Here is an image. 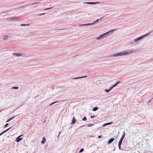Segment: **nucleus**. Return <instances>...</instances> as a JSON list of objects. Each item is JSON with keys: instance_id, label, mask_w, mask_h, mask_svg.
Segmentation results:
<instances>
[{"instance_id": "nucleus-1", "label": "nucleus", "mask_w": 153, "mask_h": 153, "mask_svg": "<svg viewBox=\"0 0 153 153\" xmlns=\"http://www.w3.org/2000/svg\"><path fill=\"white\" fill-rule=\"evenodd\" d=\"M134 52V50L133 49H130L128 51H125L115 53L114 54L108 56V57H117L121 56H124L127 54H131Z\"/></svg>"}, {"instance_id": "nucleus-2", "label": "nucleus", "mask_w": 153, "mask_h": 153, "mask_svg": "<svg viewBox=\"0 0 153 153\" xmlns=\"http://www.w3.org/2000/svg\"><path fill=\"white\" fill-rule=\"evenodd\" d=\"M116 29L111 30L109 31H108L106 33H105L100 35L97 39L98 40H100L103 39L105 37H106L108 36V33H109L110 32H113Z\"/></svg>"}, {"instance_id": "nucleus-3", "label": "nucleus", "mask_w": 153, "mask_h": 153, "mask_svg": "<svg viewBox=\"0 0 153 153\" xmlns=\"http://www.w3.org/2000/svg\"><path fill=\"white\" fill-rule=\"evenodd\" d=\"M149 34V33L146 34L144 35H143L139 37H138L136 39H134L135 42H137L139 41L140 40L142 39L144 37L148 36Z\"/></svg>"}, {"instance_id": "nucleus-4", "label": "nucleus", "mask_w": 153, "mask_h": 153, "mask_svg": "<svg viewBox=\"0 0 153 153\" xmlns=\"http://www.w3.org/2000/svg\"><path fill=\"white\" fill-rule=\"evenodd\" d=\"M12 54L15 56H22L23 55L22 53H13Z\"/></svg>"}, {"instance_id": "nucleus-5", "label": "nucleus", "mask_w": 153, "mask_h": 153, "mask_svg": "<svg viewBox=\"0 0 153 153\" xmlns=\"http://www.w3.org/2000/svg\"><path fill=\"white\" fill-rule=\"evenodd\" d=\"M100 3L99 2H84V3L85 4H99Z\"/></svg>"}, {"instance_id": "nucleus-6", "label": "nucleus", "mask_w": 153, "mask_h": 153, "mask_svg": "<svg viewBox=\"0 0 153 153\" xmlns=\"http://www.w3.org/2000/svg\"><path fill=\"white\" fill-rule=\"evenodd\" d=\"M22 135H20L18 137H17L16 138V141L17 142H19L22 139V138H20V137H21Z\"/></svg>"}, {"instance_id": "nucleus-7", "label": "nucleus", "mask_w": 153, "mask_h": 153, "mask_svg": "<svg viewBox=\"0 0 153 153\" xmlns=\"http://www.w3.org/2000/svg\"><path fill=\"white\" fill-rule=\"evenodd\" d=\"M18 18V17H13L10 18H7V19L8 21H13L14 19H17Z\"/></svg>"}, {"instance_id": "nucleus-8", "label": "nucleus", "mask_w": 153, "mask_h": 153, "mask_svg": "<svg viewBox=\"0 0 153 153\" xmlns=\"http://www.w3.org/2000/svg\"><path fill=\"white\" fill-rule=\"evenodd\" d=\"M114 140V138H111L108 142V144H110Z\"/></svg>"}, {"instance_id": "nucleus-9", "label": "nucleus", "mask_w": 153, "mask_h": 153, "mask_svg": "<svg viewBox=\"0 0 153 153\" xmlns=\"http://www.w3.org/2000/svg\"><path fill=\"white\" fill-rule=\"evenodd\" d=\"M76 121V120L75 119L74 117L73 118L72 122L71 123V125H72L74 124L75 123Z\"/></svg>"}, {"instance_id": "nucleus-10", "label": "nucleus", "mask_w": 153, "mask_h": 153, "mask_svg": "<svg viewBox=\"0 0 153 153\" xmlns=\"http://www.w3.org/2000/svg\"><path fill=\"white\" fill-rule=\"evenodd\" d=\"M104 17H101V18H100V19H98L96 20L94 22H93L92 23H91V25H94V24L95 23L97 22H98V21L99 20H100L102 18H103Z\"/></svg>"}, {"instance_id": "nucleus-11", "label": "nucleus", "mask_w": 153, "mask_h": 153, "mask_svg": "<svg viewBox=\"0 0 153 153\" xmlns=\"http://www.w3.org/2000/svg\"><path fill=\"white\" fill-rule=\"evenodd\" d=\"M46 141V139L44 137H43L42 138V140L41 141V143L42 144H44L45 143Z\"/></svg>"}, {"instance_id": "nucleus-12", "label": "nucleus", "mask_w": 153, "mask_h": 153, "mask_svg": "<svg viewBox=\"0 0 153 153\" xmlns=\"http://www.w3.org/2000/svg\"><path fill=\"white\" fill-rule=\"evenodd\" d=\"M38 2H35L33 3H31L29 4H27L26 5L27 6H30V5H36V4L38 3Z\"/></svg>"}, {"instance_id": "nucleus-13", "label": "nucleus", "mask_w": 153, "mask_h": 153, "mask_svg": "<svg viewBox=\"0 0 153 153\" xmlns=\"http://www.w3.org/2000/svg\"><path fill=\"white\" fill-rule=\"evenodd\" d=\"M16 116H15L14 117H12L11 118H10L9 119H8L7 121H6V122H9L11 120H12L14 118L16 117Z\"/></svg>"}, {"instance_id": "nucleus-14", "label": "nucleus", "mask_w": 153, "mask_h": 153, "mask_svg": "<svg viewBox=\"0 0 153 153\" xmlns=\"http://www.w3.org/2000/svg\"><path fill=\"white\" fill-rule=\"evenodd\" d=\"M125 132L124 131V133H123V134L122 137H121L120 139L122 140H123L124 137H125Z\"/></svg>"}, {"instance_id": "nucleus-15", "label": "nucleus", "mask_w": 153, "mask_h": 153, "mask_svg": "<svg viewBox=\"0 0 153 153\" xmlns=\"http://www.w3.org/2000/svg\"><path fill=\"white\" fill-rule=\"evenodd\" d=\"M8 36H4V38H3V40H6L7 39H8Z\"/></svg>"}, {"instance_id": "nucleus-16", "label": "nucleus", "mask_w": 153, "mask_h": 153, "mask_svg": "<svg viewBox=\"0 0 153 153\" xmlns=\"http://www.w3.org/2000/svg\"><path fill=\"white\" fill-rule=\"evenodd\" d=\"M135 42V40H132V41H131L130 42H129V45H131L132 44H133Z\"/></svg>"}, {"instance_id": "nucleus-17", "label": "nucleus", "mask_w": 153, "mask_h": 153, "mask_svg": "<svg viewBox=\"0 0 153 153\" xmlns=\"http://www.w3.org/2000/svg\"><path fill=\"white\" fill-rule=\"evenodd\" d=\"M112 123V122H109V123H105L103 125V126H104L106 125H110V124H111Z\"/></svg>"}, {"instance_id": "nucleus-18", "label": "nucleus", "mask_w": 153, "mask_h": 153, "mask_svg": "<svg viewBox=\"0 0 153 153\" xmlns=\"http://www.w3.org/2000/svg\"><path fill=\"white\" fill-rule=\"evenodd\" d=\"M98 109V107H96L94 108H93L92 110L93 111H96Z\"/></svg>"}, {"instance_id": "nucleus-19", "label": "nucleus", "mask_w": 153, "mask_h": 153, "mask_svg": "<svg viewBox=\"0 0 153 153\" xmlns=\"http://www.w3.org/2000/svg\"><path fill=\"white\" fill-rule=\"evenodd\" d=\"M59 102V101H56L55 102H53L51 103V104H49V106H51V105H52L53 104H54L55 103L57 102Z\"/></svg>"}, {"instance_id": "nucleus-20", "label": "nucleus", "mask_w": 153, "mask_h": 153, "mask_svg": "<svg viewBox=\"0 0 153 153\" xmlns=\"http://www.w3.org/2000/svg\"><path fill=\"white\" fill-rule=\"evenodd\" d=\"M81 25L87 26V25H91V23H88V24L82 25Z\"/></svg>"}, {"instance_id": "nucleus-21", "label": "nucleus", "mask_w": 153, "mask_h": 153, "mask_svg": "<svg viewBox=\"0 0 153 153\" xmlns=\"http://www.w3.org/2000/svg\"><path fill=\"white\" fill-rule=\"evenodd\" d=\"M29 24H21L20 25L21 26H29Z\"/></svg>"}, {"instance_id": "nucleus-22", "label": "nucleus", "mask_w": 153, "mask_h": 153, "mask_svg": "<svg viewBox=\"0 0 153 153\" xmlns=\"http://www.w3.org/2000/svg\"><path fill=\"white\" fill-rule=\"evenodd\" d=\"M123 140H122L121 139H120L119 142L118 144H120L121 145V144L122 143Z\"/></svg>"}, {"instance_id": "nucleus-23", "label": "nucleus", "mask_w": 153, "mask_h": 153, "mask_svg": "<svg viewBox=\"0 0 153 153\" xmlns=\"http://www.w3.org/2000/svg\"><path fill=\"white\" fill-rule=\"evenodd\" d=\"M87 77V76H81V77H77V79H81V78H82L86 77Z\"/></svg>"}, {"instance_id": "nucleus-24", "label": "nucleus", "mask_w": 153, "mask_h": 153, "mask_svg": "<svg viewBox=\"0 0 153 153\" xmlns=\"http://www.w3.org/2000/svg\"><path fill=\"white\" fill-rule=\"evenodd\" d=\"M94 125V124H89L87 125V126H88V127H91V126H93Z\"/></svg>"}, {"instance_id": "nucleus-25", "label": "nucleus", "mask_w": 153, "mask_h": 153, "mask_svg": "<svg viewBox=\"0 0 153 153\" xmlns=\"http://www.w3.org/2000/svg\"><path fill=\"white\" fill-rule=\"evenodd\" d=\"M104 91H105V92H107V93H108V92L109 91H110V90H109V89H105L104 90Z\"/></svg>"}, {"instance_id": "nucleus-26", "label": "nucleus", "mask_w": 153, "mask_h": 153, "mask_svg": "<svg viewBox=\"0 0 153 153\" xmlns=\"http://www.w3.org/2000/svg\"><path fill=\"white\" fill-rule=\"evenodd\" d=\"M45 14H46V13H42L40 14H36V15L40 16H42V15H45Z\"/></svg>"}, {"instance_id": "nucleus-27", "label": "nucleus", "mask_w": 153, "mask_h": 153, "mask_svg": "<svg viewBox=\"0 0 153 153\" xmlns=\"http://www.w3.org/2000/svg\"><path fill=\"white\" fill-rule=\"evenodd\" d=\"M18 87H12V89H17L18 88Z\"/></svg>"}, {"instance_id": "nucleus-28", "label": "nucleus", "mask_w": 153, "mask_h": 153, "mask_svg": "<svg viewBox=\"0 0 153 153\" xmlns=\"http://www.w3.org/2000/svg\"><path fill=\"white\" fill-rule=\"evenodd\" d=\"M87 120V118L86 117H85L82 118V120L83 121H86Z\"/></svg>"}, {"instance_id": "nucleus-29", "label": "nucleus", "mask_w": 153, "mask_h": 153, "mask_svg": "<svg viewBox=\"0 0 153 153\" xmlns=\"http://www.w3.org/2000/svg\"><path fill=\"white\" fill-rule=\"evenodd\" d=\"M84 149L83 148H82L79 151V153H81L82 152L84 151Z\"/></svg>"}, {"instance_id": "nucleus-30", "label": "nucleus", "mask_w": 153, "mask_h": 153, "mask_svg": "<svg viewBox=\"0 0 153 153\" xmlns=\"http://www.w3.org/2000/svg\"><path fill=\"white\" fill-rule=\"evenodd\" d=\"M118 148L120 150H121V144H118Z\"/></svg>"}, {"instance_id": "nucleus-31", "label": "nucleus", "mask_w": 153, "mask_h": 153, "mask_svg": "<svg viewBox=\"0 0 153 153\" xmlns=\"http://www.w3.org/2000/svg\"><path fill=\"white\" fill-rule=\"evenodd\" d=\"M11 128V127H10L9 128H8V129H6V130H5L4 131L5 132H6L7 131H8Z\"/></svg>"}, {"instance_id": "nucleus-32", "label": "nucleus", "mask_w": 153, "mask_h": 153, "mask_svg": "<svg viewBox=\"0 0 153 153\" xmlns=\"http://www.w3.org/2000/svg\"><path fill=\"white\" fill-rule=\"evenodd\" d=\"M53 8V7H50V8H46V9H44L45 10H49V9H51Z\"/></svg>"}, {"instance_id": "nucleus-33", "label": "nucleus", "mask_w": 153, "mask_h": 153, "mask_svg": "<svg viewBox=\"0 0 153 153\" xmlns=\"http://www.w3.org/2000/svg\"><path fill=\"white\" fill-rule=\"evenodd\" d=\"M114 87H113V86H111V87H110V89H109L110 91L111 90H112Z\"/></svg>"}, {"instance_id": "nucleus-34", "label": "nucleus", "mask_w": 153, "mask_h": 153, "mask_svg": "<svg viewBox=\"0 0 153 153\" xmlns=\"http://www.w3.org/2000/svg\"><path fill=\"white\" fill-rule=\"evenodd\" d=\"M8 125V123H6V124H5V125L4 126V127H5V128Z\"/></svg>"}, {"instance_id": "nucleus-35", "label": "nucleus", "mask_w": 153, "mask_h": 153, "mask_svg": "<svg viewBox=\"0 0 153 153\" xmlns=\"http://www.w3.org/2000/svg\"><path fill=\"white\" fill-rule=\"evenodd\" d=\"M120 81H118L116 83V84L117 85V84H119L120 83Z\"/></svg>"}, {"instance_id": "nucleus-36", "label": "nucleus", "mask_w": 153, "mask_h": 153, "mask_svg": "<svg viewBox=\"0 0 153 153\" xmlns=\"http://www.w3.org/2000/svg\"><path fill=\"white\" fill-rule=\"evenodd\" d=\"M149 62H152V61H153V58L152 59H151L150 60H149Z\"/></svg>"}, {"instance_id": "nucleus-37", "label": "nucleus", "mask_w": 153, "mask_h": 153, "mask_svg": "<svg viewBox=\"0 0 153 153\" xmlns=\"http://www.w3.org/2000/svg\"><path fill=\"white\" fill-rule=\"evenodd\" d=\"M95 116H91V118H94V117H95Z\"/></svg>"}, {"instance_id": "nucleus-38", "label": "nucleus", "mask_w": 153, "mask_h": 153, "mask_svg": "<svg viewBox=\"0 0 153 153\" xmlns=\"http://www.w3.org/2000/svg\"><path fill=\"white\" fill-rule=\"evenodd\" d=\"M98 137V138H100L102 137V136L101 135L99 136Z\"/></svg>"}, {"instance_id": "nucleus-39", "label": "nucleus", "mask_w": 153, "mask_h": 153, "mask_svg": "<svg viewBox=\"0 0 153 153\" xmlns=\"http://www.w3.org/2000/svg\"><path fill=\"white\" fill-rule=\"evenodd\" d=\"M117 85L115 83L114 85H113V86L114 87L115 86H116Z\"/></svg>"}, {"instance_id": "nucleus-40", "label": "nucleus", "mask_w": 153, "mask_h": 153, "mask_svg": "<svg viewBox=\"0 0 153 153\" xmlns=\"http://www.w3.org/2000/svg\"><path fill=\"white\" fill-rule=\"evenodd\" d=\"M78 79L77 77H75L73 79Z\"/></svg>"}, {"instance_id": "nucleus-41", "label": "nucleus", "mask_w": 153, "mask_h": 153, "mask_svg": "<svg viewBox=\"0 0 153 153\" xmlns=\"http://www.w3.org/2000/svg\"><path fill=\"white\" fill-rule=\"evenodd\" d=\"M152 100V99H151V100H149V102H148L147 103H149L150 102V101H151V100Z\"/></svg>"}, {"instance_id": "nucleus-42", "label": "nucleus", "mask_w": 153, "mask_h": 153, "mask_svg": "<svg viewBox=\"0 0 153 153\" xmlns=\"http://www.w3.org/2000/svg\"><path fill=\"white\" fill-rule=\"evenodd\" d=\"M85 126V125H83V126H80V127L81 128V127H83V126Z\"/></svg>"}, {"instance_id": "nucleus-43", "label": "nucleus", "mask_w": 153, "mask_h": 153, "mask_svg": "<svg viewBox=\"0 0 153 153\" xmlns=\"http://www.w3.org/2000/svg\"><path fill=\"white\" fill-rule=\"evenodd\" d=\"M4 133H5V132L4 131H3V132H2V134H4Z\"/></svg>"}, {"instance_id": "nucleus-44", "label": "nucleus", "mask_w": 153, "mask_h": 153, "mask_svg": "<svg viewBox=\"0 0 153 153\" xmlns=\"http://www.w3.org/2000/svg\"><path fill=\"white\" fill-rule=\"evenodd\" d=\"M2 134H3L2 133H1L0 134V136H1V135H2Z\"/></svg>"}, {"instance_id": "nucleus-45", "label": "nucleus", "mask_w": 153, "mask_h": 153, "mask_svg": "<svg viewBox=\"0 0 153 153\" xmlns=\"http://www.w3.org/2000/svg\"><path fill=\"white\" fill-rule=\"evenodd\" d=\"M59 135H58V136H57V137H58V138H59Z\"/></svg>"}, {"instance_id": "nucleus-46", "label": "nucleus", "mask_w": 153, "mask_h": 153, "mask_svg": "<svg viewBox=\"0 0 153 153\" xmlns=\"http://www.w3.org/2000/svg\"><path fill=\"white\" fill-rule=\"evenodd\" d=\"M61 133V132H59V134H60V133Z\"/></svg>"}, {"instance_id": "nucleus-47", "label": "nucleus", "mask_w": 153, "mask_h": 153, "mask_svg": "<svg viewBox=\"0 0 153 153\" xmlns=\"http://www.w3.org/2000/svg\"><path fill=\"white\" fill-rule=\"evenodd\" d=\"M152 99H153V98H152Z\"/></svg>"}, {"instance_id": "nucleus-48", "label": "nucleus", "mask_w": 153, "mask_h": 153, "mask_svg": "<svg viewBox=\"0 0 153 153\" xmlns=\"http://www.w3.org/2000/svg\"><path fill=\"white\" fill-rule=\"evenodd\" d=\"M1 112V111H0V112Z\"/></svg>"}]
</instances>
